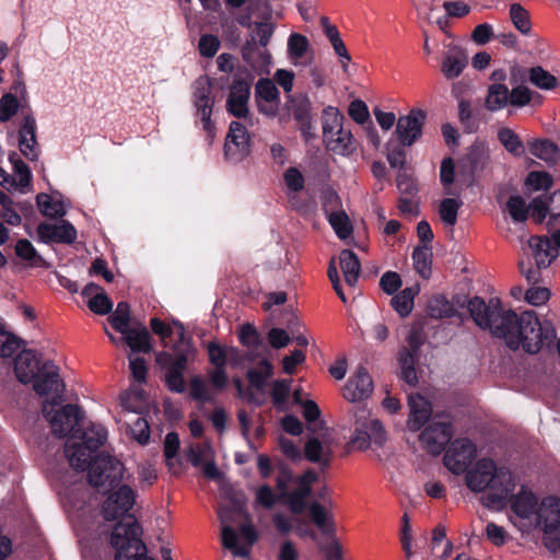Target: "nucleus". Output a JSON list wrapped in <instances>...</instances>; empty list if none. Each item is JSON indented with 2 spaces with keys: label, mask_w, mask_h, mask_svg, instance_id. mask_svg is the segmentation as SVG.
<instances>
[{
  "label": "nucleus",
  "mask_w": 560,
  "mask_h": 560,
  "mask_svg": "<svg viewBox=\"0 0 560 560\" xmlns=\"http://www.w3.org/2000/svg\"><path fill=\"white\" fill-rule=\"evenodd\" d=\"M467 307L480 328L489 329L492 336L502 339L512 350L523 349L535 354L556 338L552 324L540 322L533 311L517 315L502 307L499 301L491 300L486 304L480 298L469 300Z\"/></svg>",
  "instance_id": "obj_1"
},
{
  "label": "nucleus",
  "mask_w": 560,
  "mask_h": 560,
  "mask_svg": "<svg viewBox=\"0 0 560 560\" xmlns=\"http://www.w3.org/2000/svg\"><path fill=\"white\" fill-rule=\"evenodd\" d=\"M124 471L122 463L110 455L100 456L89 470L90 485L109 491L102 508L107 521L124 520L135 504L133 490L129 486L119 485Z\"/></svg>",
  "instance_id": "obj_2"
},
{
  "label": "nucleus",
  "mask_w": 560,
  "mask_h": 560,
  "mask_svg": "<svg viewBox=\"0 0 560 560\" xmlns=\"http://www.w3.org/2000/svg\"><path fill=\"white\" fill-rule=\"evenodd\" d=\"M466 485L474 492H485L482 501L488 508L502 505L515 490L516 480L505 467H498L490 458L479 459L467 471Z\"/></svg>",
  "instance_id": "obj_3"
},
{
  "label": "nucleus",
  "mask_w": 560,
  "mask_h": 560,
  "mask_svg": "<svg viewBox=\"0 0 560 560\" xmlns=\"http://www.w3.org/2000/svg\"><path fill=\"white\" fill-rule=\"evenodd\" d=\"M107 440V431L102 424H91L79 435V430L66 443L65 453L70 465L77 470L90 468L94 462L105 453L95 456L96 450Z\"/></svg>",
  "instance_id": "obj_4"
},
{
  "label": "nucleus",
  "mask_w": 560,
  "mask_h": 560,
  "mask_svg": "<svg viewBox=\"0 0 560 560\" xmlns=\"http://www.w3.org/2000/svg\"><path fill=\"white\" fill-rule=\"evenodd\" d=\"M560 248V230L551 234V238L547 236H532L527 242V248L524 254L528 258H533L535 266L530 260L521 259L518 262L521 273L528 282L536 283L540 280V270L548 268L558 256Z\"/></svg>",
  "instance_id": "obj_5"
},
{
  "label": "nucleus",
  "mask_w": 560,
  "mask_h": 560,
  "mask_svg": "<svg viewBox=\"0 0 560 560\" xmlns=\"http://www.w3.org/2000/svg\"><path fill=\"white\" fill-rule=\"evenodd\" d=\"M345 117L336 107H327L323 112V141L328 151L351 156L357 151V142L352 132L343 127Z\"/></svg>",
  "instance_id": "obj_6"
},
{
  "label": "nucleus",
  "mask_w": 560,
  "mask_h": 560,
  "mask_svg": "<svg viewBox=\"0 0 560 560\" xmlns=\"http://www.w3.org/2000/svg\"><path fill=\"white\" fill-rule=\"evenodd\" d=\"M317 475L307 470L294 478L290 470L282 469L277 478V488L293 513H302L306 508V499L311 494Z\"/></svg>",
  "instance_id": "obj_7"
},
{
  "label": "nucleus",
  "mask_w": 560,
  "mask_h": 560,
  "mask_svg": "<svg viewBox=\"0 0 560 560\" xmlns=\"http://www.w3.org/2000/svg\"><path fill=\"white\" fill-rule=\"evenodd\" d=\"M141 534V527L132 516H127L115 525L110 544L116 550V560H131L132 555L147 551Z\"/></svg>",
  "instance_id": "obj_8"
},
{
  "label": "nucleus",
  "mask_w": 560,
  "mask_h": 560,
  "mask_svg": "<svg viewBox=\"0 0 560 560\" xmlns=\"http://www.w3.org/2000/svg\"><path fill=\"white\" fill-rule=\"evenodd\" d=\"M354 431L352 443L360 450H366L371 445L382 446L386 441V432L382 422L374 418L371 411L364 407L354 412Z\"/></svg>",
  "instance_id": "obj_9"
},
{
  "label": "nucleus",
  "mask_w": 560,
  "mask_h": 560,
  "mask_svg": "<svg viewBox=\"0 0 560 560\" xmlns=\"http://www.w3.org/2000/svg\"><path fill=\"white\" fill-rule=\"evenodd\" d=\"M192 103L195 116L200 120L202 129L207 132L208 142L212 143L215 137V126L211 120L214 96L212 94V84L209 77H200L196 80Z\"/></svg>",
  "instance_id": "obj_10"
},
{
  "label": "nucleus",
  "mask_w": 560,
  "mask_h": 560,
  "mask_svg": "<svg viewBox=\"0 0 560 560\" xmlns=\"http://www.w3.org/2000/svg\"><path fill=\"white\" fill-rule=\"evenodd\" d=\"M539 528L546 539L555 538L560 540V498L546 495L540 499V508L533 524Z\"/></svg>",
  "instance_id": "obj_11"
},
{
  "label": "nucleus",
  "mask_w": 560,
  "mask_h": 560,
  "mask_svg": "<svg viewBox=\"0 0 560 560\" xmlns=\"http://www.w3.org/2000/svg\"><path fill=\"white\" fill-rule=\"evenodd\" d=\"M59 404H50L46 400L43 405V412L51 427L54 434L65 436L75 432L74 428L80 422V410L74 405H67L56 410Z\"/></svg>",
  "instance_id": "obj_12"
},
{
  "label": "nucleus",
  "mask_w": 560,
  "mask_h": 560,
  "mask_svg": "<svg viewBox=\"0 0 560 560\" xmlns=\"http://www.w3.org/2000/svg\"><path fill=\"white\" fill-rule=\"evenodd\" d=\"M427 112L422 108H411L408 114L400 116L396 122L395 136L402 147H411L422 137L427 122Z\"/></svg>",
  "instance_id": "obj_13"
},
{
  "label": "nucleus",
  "mask_w": 560,
  "mask_h": 560,
  "mask_svg": "<svg viewBox=\"0 0 560 560\" xmlns=\"http://www.w3.org/2000/svg\"><path fill=\"white\" fill-rule=\"evenodd\" d=\"M222 525V544L223 546L231 550L234 556L237 557H247L249 555L250 548L253 544L256 541V530L250 523H247L241 527V537L242 542H240V537L236 532L225 524V516L223 513H220Z\"/></svg>",
  "instance_id": "obj_14"
},
{
  "label": "nucleus",
  "mask_w": 560,
  "mask_h": 560,
  "mask_svg": "<svg viewBox=\"0 0 560 560\" xmlns=\"http://www.w3.org/2000/svg\"><path fill=\"white\" fill-rule=\"evenodd\" d=\"M34 390L40 396L51 397V400H48L50 404L62 401L65 385L52 362L47 361L43 364L42 374L34 382Z\"/></svg>",
  "instance_id": "obj_15"
},
{
  "label": "nucleus",
  "mask_w": 560,
  "mask_h": 560,
  "mask_svg": "<svg viewBox=\"0 0 560 560\" xmlns=\"http://www.w3.org/2000/svg\"><path fill=\"white\" fill-rule=\"evenodd\" d=\"M476 457V446L466 439L455 440L444 455V465L453 474L466 471Z\"/></svg>",
  "instance_id": "obj_16"
},
{
  "label": "nucleus",
  "mask_w": 560,
  "mask_h": 560,
  "mask_svg": "<svg viewBox=\"0 0 560 560\" xmlns=\"http://www.w3.org/2000/svg\"><path fill=\"white\" fill-rule=\"evenodd\" d=\"M250 95V81L234 79L226 100V110L237 117L246 120L252 126L249 117L248 101Z\"/></svg>",
  "instance_id": "obj_17"
},
{
  "label": "nucleus",
  "mask_w": 560,
  "mask_h": 560,
  "mask_svg": "<svg viewBox=\"0 0 560 560\" xmlns=\"http://www.w3.org/2000/svg\"><path fill=\"white\" fill-rule=\"evenodd\" d=\"M508 499L515 515L533 526L541 498H538L528 486L523 485L516 494L512 495L511 493Z\"/></svg>",
  "instance_id": "obj_18"
},
{
  "label": "nucleus",
  "mask_w": 560,
  "mask_h": 560,
  "mask_svg": "<svg viewBox=\"0 0 560 560\" xmlns=\"http://www.w3.org/2000/svg\"><path fill=\"white\" fill-rule=\"evenodd\" d=\"M224 151L226 159L237 162L249 153V133L247 126L240 121L230 124L225 139Z\"/></svg>",
  "instance_id": "obj_19"
},
{
  "label": "nucleus",
  "mask_w": 560,
  "mask_h": 560,
  "mask_svg": "<svg viewBox=\"0 0 560 560\" xmlns=\"http://www.w3.org/2000/svg\"><path fill=\"white\" fill-rule=\"evenodd\" d=\"M373 393V382L364 368H359L342 388V397L350 402L368 399Z\"/></svg>",
  "instance_id": "obj_20"
},
{
  "label": "nucleus",
  "mask_w": 560,
  "mask_h": 560,
  "mask_svg": "<svg viewBox=\"0 0 560 560\" xmlns=\"http://www.w3.org/2000/svg\"><path fill=\"white\" fill-rule=\"evenodd\" d=\"M452 438V428L446 422H433L420 435L422 446L431 454L439 455Z\"/></svg>",
  "instance_id": "obj_21"
},
{
  "label": "nucleus",
  "mask_w": 560,
  "mask_h": 560,
  "mask_svg": "<svg viewBox=\"0 0 560 560\" xmlns=\"http://www.w3.org/2000/svg\"><path fill=\"white\" fill-rule=\"evenodd\" d=\"M188 459L195 466L202 470L203 475L210 479H218L220 471L214 463V453L208 442L191 445L188 451Z\"/></svg>",
  "instance_id": "obj_22"
},
{
  "label": "nucleus",
  "mask_w": 560,
  "mask_h": 560,
  "mask_svg": "<svg viewBox=\"0 0 560 560\" xmlns=\"http://www.w3.org/2000/svg\"><path fill=\"white\" fill-rule=\"evenodd\" d=\"M242 58L256 74L269 73L272 65L270 51L258 46L254 40H247L242 47Z\"/></svg>",
  "instance_id": "obj_23"
},
{
  "label": "nucleus",
  "mask_w": 560,
  "mask_h": 560,
  "mask_svg": "<svg viewBox=\"0 0 560 560\" xmlns=\"http://www.w3.org/2000/svg\"><path fill=\"white\" fill-rule=\"evenodd\" d=\"M38 240L43 243H73L77 238L74 226L67 222L42 223L37 228Z\"/></svg>",
  "instance_id": "obj_24"
},
{
  "label": "nucleus",
  "mask_w": 560,
  "mask_h": 560,
  "mask_svg": "<svg viewBox=\"0 0 560 560\" xmlns=\"http://www.w3.org/2000/svg\"><path fill=\"white\" fill-rule=\"evenodd\" d=\"M339 205V197L330 192L327 196V201L324 205L327 219L334 229L335 233L340 240H347L352 234V224L349 217L343 210L334 211L332 208Z\"/></svg>",
  "instance_id": "obj_25"
},
{
  "label": "nucleus",
  "mask_w": 560,
  "mask_h": 560,
  "mask_svg": "<svg viewBox=\"0 0 560 560\" xmlns=\"http://www.w3.org/2000/svg\"><path fill=\"white\" fill-rule=\"evenodd\" d=\"M445 48L446 50L443 55L441 72L446 79L452 80L459 77L466 68L467 55L460 46L453 42L446 44Z\"/></svg>",
  "instance_id": "obj_26"
},
{
  "label": "nucleus",
  "mask_w": 560,
  "mask_h": 560,
  "mask_svg": "<svg viewBox=\"0 0 560 560\" xmlns=\"http://www.w3.org/2000/svg\"><path fill=\"white\" fill-rule=\"evenodd\" d=\"M287 55L293 66H310L313 61V51L306 36L291 33L287 43Z\"/></svg>",
  "instance_id": "obj_27"
},
{
  "label": "nucleus",
  "mask_w": 560,
  "mask_h": 560,
  "mask_svg": "<svg viewBox=\"0 0 560 560\" xmlns=\"http://www.w3.org/2000/svg\"><path fill=\"white\" fill-rule=\"evenodd\" d=\"M35 129V119L33 117H25L19 131V149L21 153L31 161H35L38 158Z\"/></svg>",
  "instance_id": "obj_28"
},
{
  "label": "nucleus",
  "mask_w": 560,
  "mask_h": 560,
  "mask_svg": "<svg viewBox=\"0 0 560 560\" xmlns=\"http://www.w3.org/2000/svg\"><path fill=\"white\" fill-rule=\"evenodd\" d=\"M14 371L21 383L28 384L34 381L39 371V360L36 353L31 350L21 352L15 360Z\"/></svg>",
  "instance_id": "obj_29"
},
{
  "label": "nucleus",
  "mask_w": 560,
  "mask_h": 560,
  "mask_svg": "<svg viewBox=\"0 0 560 560\" xmlns=\"http://www.w3.org/2000/svg\"><path fill=\"white\" fill-rule=\"evenodd\" d=\"M408 401L410 408L408 428L411 431H418L431 416V405L421 395H410Z\"/></svg>",
  "instance_id": "obj_30"
},
{
  "label": "nucleus",
  "mask_w": 560,
  "mask_h": 560,
  "mask_svg": "<svg viewBox=\"0 0 560 560\" xmlns=\"http://www.w3.org/2000/svg\"><path fill=\"white\" fill-rule=\"evenodd\" d=\"M82 295L88 298L89 308L98 315H106L113 310V302L105 294L104 290L95 283H89L82 290Z\"/></svg>",
  "instance_id": "obj_31"
},
{
  "label": "nucleus",
  "mask_w": 560,
  "mask_h": 560,
  "mask_svg": "<svg viewBox=\"0 0 560 560\" xmlns=\"http://www.w3.org/2000/svg\"><path fill=\"white\" fill-rule=\"evenodd\" d=\"M9 161L13 170V190L22 194L30 191L32 188V173L30 167L19 158L16 152L9 154Z\"/></svg>",
  "instance_id": "obj_32"
},
{
  "label": "nucleus",
  "mask_w": 560,
  "mask_h": 560,
  "mask_svg": "<svg viewBox=\"0 0 560 560\" xmlns=\"http://www.w3.org/2000/svg\"><path fill=\"white\" fill-rule=\"evenodd\" d=\"M339 265L346 283L349 287H354L359 280L361 271V266L357 255L349 249L341 250L339 255Z\"/></svg>",
  "instance_id": "obj_33"
},
{
  "label": "nucleus",
  "mask_w": 560,
  "mask_h": 560,
  "mask_svg": "<svg viewBox=\"0 0 560 560\" xmlns=\"http://www.w3.org/2000/svg\"><path fill=\"white\" fill-rule=\"evenodd\" d=\"M124 336V340L131 349L132 352H150V336L145 327L140 328H128L127 331L120 332Z\"/></svg>",
  "instance_id": "obj_34"
},
{
  "label": "nucleus",
  "mask_w": 560,
  "mask_h": 560,
  "mask_svg": "<svg viewBox=\"0 0 560 560\" xmlns=\"http://www.w3.org/2000/svg\"><path fill=\"white\" fill-rule=\"evenodd\" d=\"M331 454L330 441H319L316 438L310 439L305 444V457L313 463L327 464Z\"/></svg>",
  "instance_id": "obj_35"
},
{
  "label": "nucleus",
  "mask_w": 560,
  "mask_h": 560,
  "mask_svg": "<svg viewBox=\"0 0 560 560\" xmlns=\"http://www.w3.org/2000/svg\"><path fill=\"white\" fill-rule=\"evenodd\" d=\"M36 201L40 212L46 217L60 218L66 213L63 201L59 196L39 194Z\"/></svg>",
  "instance_id": "obj_36"
},
{
  "label": "nucleus",
  "mask_w": 560,
  "mask_h": 560,
  "mask_svg": "<svg viewBox=\"0 0 560 560\" xmlns=\"http://www.w3.org/2000/svg\"><path fill=\"white\" fill-rule=\"evenodd\" d=\"M509 104V89L501 83H494L489 86L486 97V108L490 112L503 109Z\"/></svg>",
  "instance_id": "obj_37"
},
{
  "label": "nucleus",
  "mask_w": 560,
  "mask_h": 560,
  "mask_svg": "<svg viewBox=\"0 0 560 560\" xmlns=\"http://www.w3.org/2000/svg\"><path fill=\"white\" fill-rule=\"evenodd\" d=\"M530 153L547 163H557L560 160L558 147L548 140H537L529 144Z\"/></svg>",
  "instance_id": "obj_38"
},
{
  "label": "nucleus",
  "mask_w": 560,
  "mask_h": 560,
  "mask_svg": "<svg viewBox=\"0 0 560 560\" xmlns=\"http://www.w3.org/2000/svg\"><path fill=\"white\" fill-rule=\"evenodd\" d=\"M463 201L459 197L445 198L440 202L439 215L444 225L453 229L457 222L458 210Z\"/></svg>",
  "instance_id": "obj_39"
},
{
  "label": "nucleus",
  "mask_w": 560,
  "mask_h": 560,
  "mask_svg": "<svg viewBox=\"0 0 560 560\" xmlns=\"http://www.w3.org/2000/svg\"><path fill=\"white\" fill-rule=\"evenodd\" d=\"M177 329L178 338L180 340V348L177 349L176 347H174L175 350L177 351V355L168 370H178L180 373H183V371L186 368L189 355L194 353V349L190 347L189 341L185 339L184 326L182 324H178Z\"/></svg>",
  "instance_id": "obj_40"
},
{
  "label": "nucleus",
  "mask_w": 560,
  "mask_h": 560,
  "mask_svg": "<svg viewBox=\"0 0 560 560\" xmlns=\"http://www.w3.org/2000/svg\"><path fill=\"white\" fill-rule=\"evenodd\" d=\"M419 288L411 287L404 289L392 299V305L401 316H407L413 307V299L418 294Z\"/></svg>",
  "instance_id": "obj_41"
},
{
  "label": "nucleus",
  "mask_w": 560,
  "mask_h": 560,
  "mask_svg": "<svg viewBox=\"0 0 560 560\" xmlns=\"http://www.w3.org/2000/svg\"><path fill=\"white\" fill-rule=\"evenodd\" d=\"M505 209L515 223L525 222L529 215L528 205L521 196H511Z\"/></svg>",
  "instance_id": "obj_42"
},
{
  "label": "nucleus",
  "mask_w": 560,
  "mask_h": 560,
  "mask_svg": "<svg viewBox=\"0 0 560 560\" xmlns=\"http://www.w3.org/2000/svg\"><path fill=\"white\" fill-rule=\"evenodd\" d=\"M498 138L502 145L513 155L520 156L524 153V145L518 136L510 128H501Z\"/></svg>",
  "instance_id": "obj_43"
},
{
  "label": "nucleus",
  "mask_w": 560,
  "mask_h": 560,
  "mask_svg": "<svg viewBox=\"0 0 560 560\" xmlns=\"http://www.w3.org/2000/svg\"><path fill=\"white\" fill-rule=\"evenodd\" d=\"M412 259L416 270L422 278H428L431 273V252L427 246L417 247L412 253Z\"/></svg>",
  "instance_id": "obj_44"
},
{
  "label": "nucleus",
  "mask_w": 560,
  "mask_h": 560,
  "mask_svg": "<svg viewBox=\"0 0 560 560\" xmlns=\"http://www.w3.org/2000/svg\"><path fill=\"white\" fill-rule=\"evenodd\" d=\"M272 374V365L268 361H262L258 370L248 371V381L257 390L262 392L267 380Z\"/></svg>",
  "instance_id": "obj_45"
},
{
  "label": "nucleus",
  "mask_w": 560,
  "mask_h": 560,
  "mask_svg": "<svg viewBox=\"0 0 560 560\" xmlns=\"http://www.w3.org/2000/svg\"><path fill=\"white\" fill-rule=\"evenodd\" d=\"M510 18L513 25L522 33L528 34L530 31V21L528 12L520 4L513 3L510 7Z\"/></svg>",
  "instance_id": "obj_46"
},
{
  "label": "nucleus",
  "mask_w": 560,
  "mask_h": 560,
  "mask_svg": "<svg viewBox=\"0 0 560 560\" xmlns=\"http://www.w3.org/2000/svg\"><path fill=\"white\" fill-rule=\"evenodd\" d=\"M529 80L537 88L545 90L553 89L558 84L556 77L541 67H535L530 70Z\"/></svg>",
  "instance_id": "obj_47"
},
{
  "label": "nucleus",
  "mask_w": 560,
  "mask_h": 560,
  "mask_svg": "<svg viewBox=\"0 0 560 560\" xmlns=\"http://www.w3.org/2000/svg\"><path fill=\"white\" fill-rule=\"evenodd\" d=\"M254 26V35L250 40L256 42L258 46L267 48L276 28L275 23L266 20L265 22H256Z\"/></svg>",
  "instance_id": "obj_48"
},
{
  "label": "nucleus",
  "mask_w": 560,
  "mask_h": 560,
  "mask_svg": "<svg viewBox=\"0 0 560 560\" xmlns=\"http://www.w3.org/2000/svg\"><path fill=\"white\" fill-rule=\"evenodd\" d=\"M256 101H279V92L275 83L269 79H261L256 84Z\"/></svg>",
  "instance_id": "obj_49"
},
{
  "label": "nucleus",
  "mask_w": 560,
  "mask_h": 560,
  "mask_svg": "<svg viewBox=\"0 0 560 560\" xmlns=\"http://www.w3.org/2000/svg\"><path fill=\"white\" fill-rule=\"evenodd\" d=\"M129 313L130 308L126 302L117 304L116 311L109 319L117 331L125 332L129 328Z\"/></svg>",
  "instance_id": "obj_50"
},
{
  "label": "nucleus",
  "mask_w": 560,
  "mask_h": 560,
  "mask_svg": "<svg viewBox=\"0 0 560 560\" xmlns=\"http://www.w3.org/2000/svg\"><path fill=\"white\" fill-rule=\"evenodd\" d=\"M190 395L199 401H210L214 398L215 394L199 376H195L190 381Z\"/></svg>",
  "instance_id": "obj_51"
},
{
  "label": "nucleus",
  "mask_w": 560,
  "mask_h": 560,
  "mask_svg": "<svg viewBox=\"0 0 560 560\" xmlns=\"http://www.w3.org/2000/svg\"><path fill=\"white\" fill-rule=\"evenodd\" d=\"M221 42L218 36L212 34H203L199 38L198 50L205 58H212L220 48Z\"/></svg>",
  "instance_id": "obj_52"
},
{
  "label": "nucleus",
  "mask_w": 560,
  "mask_h": 560,
  "mask_svg": "<svg viewBox=\"0 0 560 560\" xmlns=\"http://www.w3.org/2000/svg\"><path fill=\"white\" fill-rule=\"evenodd\" d=\"M386 158L393 168H402L406 163V151L399 142L398 144L388 142L386 145Z\"/></svg>",
  "instance_id": "obj_53"
},
{
  "label": "nucleus",
  "mask_w": 560,
  "mask_h": 560,
  "mask_svg": "<svg viewBox=\"0 0 560 560\" xmlns=\"http://www.w3.org/2000/svg\"><path fill=\"white\" fill-rule=\"evenodd\" d=\"M291 390V382L278 380L272 385L271 398L278 408H283Z\"/></svg>",
  "instance_id": "obj_54"
},
{
  "label": "nucleus",
  "mask_w": 560,
  "mask_h": 560,
  "mask_svg": "<svg viewBox=\"0 0 560 560\" xmlns=\"http://www.w3.org/2000/svg\"><path fill=\"white\" fill-rule=\"evenodd\" d=\"M552 184V177L547 172H530L526 178V185L533 190H546Z\"/></svg>",
  "instance_id": "obj_55"
},
{
  "label": "nucleus",
  "mask_w": 560,
  "mask_h": 560,
  "mask_svg": "<svg viewBox=\"0 0 560 560\" xmlns=\"http://www.w3.org/2000/svg\"><path fill=\"white\" fill-rule=\"evenodd\" d=\"M129 432L131 436L139 443L145 444L150 439L149 424L145 419L137 417L135 421L129 424Z\"/></svg>",
  "instance_id": "obj_56"
},
{
  "label": "nucleus",
  "mask_w": 560,
  "mask_h": 560,
  "mask_svg": "<svg viewBox=\"0 0 560 560\" xmlns=\"http://www.w3.org/2000/svg\"><path fill=\"white\" fill-rule=\"evenodd\" d=\"M21 347L20 340L12 334L0 330V357L9 358Z\"/></svg>",
  "instance_id": "obj_57"
},
{
  "label": "nucleus",
  "mask_w": 560,
  "mask_h": 560,
  "mask_svg": "<svg viewBox=\"0 0 560 560\" xmlns=\"http://www.w3.org/2000/svg\"><path fill=\"white\" fill-rule=\"evenodd\" d=\"M179 323H174V328L170 325L163 323L161 319L154 317L150 322L151 329L154 334L161 337V340L164 345V347H168L167 339L173 335L176 334L178 336V329L177 325Z\"/></svg>",
  "instance_id": "obj_58"
},
{
  "label": "nucleus",
  "mask_w": 560,
  "mask_h": 560,
  "mask_svg": "<svg viewBox=\"0 0 560 560\" xmlns=\"http://www.w3.org/2000/svg\"><path fill=\"white\" fill-rule=\"evenodd\" d=\"M15 253L21 259L26 260L32 265H36L40 260L36 249L27 240H20L16 243Z\"/></svg>",
  "instance_id": "obj_59"
},
{
  "label": "nucleus",
  "mask_w": 560,
  "mask_h": 560,
  "mask_svg": "<svg viewBox=\"0 0 560 560\" xmlns=\"http://www.w3.org/2000/svg\"><path fill=\"white\" fill-rule=\"evenodd\" d=\"M19 103L15 96L12 94H4L0 98V120L8 121L18 112Z\"/></svg>",
  "instance_id": "obj_60"
},
{
  "label": "nucleus",
  "mask_w": 560,
  "mask_h": 560,
  "mask_svg": "<svg viewBox=\"0 0 560 560\" xmlns=\"http://www.w3.org/2000/svg\"><path fill=\"white\" fill-rule=\"evenodd\" d=\"M208 352L210 362L219 369H223L226 364L228 346H220L215 342L208 343Z\"/></svg>",
  "instance_id": "obj_61"
},
{
  "label": "nucleus",
  "mask_w": 560,
  "mask_h": 560,
  "mask_svg": "<svg viewBox=\"0 0 560 560\" xmlns=\"http://www.w3.org/2000/svg\"><path fill=\"white\" fill-rule=\"evenodd\" d=\"M455 164L451 158L444 159L441 163L440 177L445 194H452L451 186L454 182Z\"/></svg>",
  "instance_id": "obj_62"
},
{
  "label": "nucleus",
  "mask_w": 560,
  "mask_h": 560,
  "mask_svg": "<svg viewBox=\"0 0 560 560\" xmlns=\"http://www.w3.org/2000/svg\"><path fill=\"white\" fill-rule=\"evenodd\" d=\"M349 116L358 124L362 125L370 119V113L366 104L361 100L350 103L348 108Z\"/></svg>",
  "instance_id": "obj_63"
},
{
  "label": "nucleus",
  "mask_w": 560,
  "mask_h": 560,
  "mask_svg": "<svg viewBox=\"0 0 560 560\" xmlns=\"http://www.w3.org/2000/svg\"><path fill=\"white\" fill-rule=\"evenodd\" d=\"M550 299V291L547 288L532 287L525 294L527 303L534 306H540L548 302Z\"/></svg>",
  "instance_id": "obj_64"
}]
</instances>
